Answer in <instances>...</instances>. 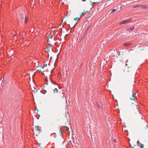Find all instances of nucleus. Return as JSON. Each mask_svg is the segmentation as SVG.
I'll list each match as a JSON object with an SVG mask.
<instances>
[{"mask_svg":"<svg viewBox=\"0 0 148 148\" xmlns=\"http://www.w3.org/2000/svg\"><path fill=\"white\" fill-rule=\"evenodd\" d=\"M35 132L34 134H36V136H38V135L37 134V131H39V132H41L42 130H41V127L38 126H36L34 128Z\"/></svg>","mask_w":148,"mask_h":148,"instance_id":"obj_1","label":"nucleus"},{"mask_svg":"<svg viewBox=\"0 0 148 148\" xmlns=\"http://www.w3.org/2000/svg\"><path fill=\"white\" fill-rule=\"evenodd\" d=\"M141 8L146 9L148 8V6L145 5H137L134 6L133 8Z\"/></svg>","mask_w":148,"mask_h":148,"instance_id":"obj_2","label":"nucleus"},{"mask_svg":"<svg viewBox=\"0 0 148 148\" xmlns=\"http://www.w3.org/2000/svg\"><path fill=\"white\" fill-rule=\"evenodd\" d=\"M136 94L134 92H133L132 97H130V99L132 100H134L135 98H136Z\"/></svg>","mask_w":148,"mask_h":148,"instance_id":"obj_3","label":"nucleus"},{"mask_svg":"<svg viewBox=\"0 0 148 148\" xmlns=\"http://www.w3.org/2000/svg\"><path fill=\"white\" fill-rule=\"evenodd\" d=\"M129 20H126V21H124L121 22L120 23V24L122 25V24H124L126 23H127L128 21Z\"/></svg>","mask_w":148,"mask_h":148,"instance_id":"obj_4","label":"nucleus"},{"mask_svg":"<svg viewBox=\"0 0 148 148\" xmlns=\"http://www.w3.org/2000/svg\"><path fill=\"white\" fill-rule=\"evenodd\" d=\"M58 77L59 78V79H61V80L63 79L62 77V74L59 72H58Z\"/></svg>","mask_w":148,"mask_h":148,"instance_id":"obj_5","label":"nucleus"},{"mask_svg":"<svg viewBox=\"0 0 148 148\" xmlns=\"http://www.w3.org/2000/svg\"><path fill=\"white\" fill-rule=\"evenodd\" d=\"M134 27H131L129 28H128L127 30V31H128V32H130L131 31H132V30H133L134 29Z\"/></svg>","mask_w":148,"mask_h":148,"instance_id":"obj_6","label":"nucleus"},{"mask_svg":"<svg viewBox=\"0 0 148 148\" xmlns=\"http://www.w3.org/2000/svg\"><path fill=\"white\" fill-rule=\"evenodd\" d=\"M130 45H131V43H124L123 44V45L124 46L127 47H129Z\"/></svg>","mask_w":148,"mask_h":148,"instance_id":"obj_7","label":"nucleus"},{"mask_svg":"<svg viewBox=\"0 0 148 148\" xmlns=\"http://www.w3.org/2000/svg\"><path fill=\"white\" fill-rule=\"evenodd\" d=\"M82 16V15H80V17H79V18H78V17H77V18H74V20H75V21H78V20H79L80 18Z\"/></svg>","mask_w":148,"mask_h":148,"instance_id":"obj_8","label":"nucleus"},{"mask_svg":"<svg viewBox=\"0 0 148 148\" xmlns=\"http://www.w3.org/2000/svg\"><path fill=\"white\" fill-rule=\"evenodd\" d=\"M28 19V18L27 17L25 16V23H26L27 22V21Z\"/></svg>","mask_w":148,"mask_h":148,"instance_id":"obj_9","label":"nucleus"},{"mask_svg":"<svg viewBox=\"0 0 148 148\" xmlns=\"http://www.w3.org/2000/svg\"><path fill=\"white\" fill-rule=\"evenodd\" d=\"M116 11V10L115 9H113L111 11V13H112L114 12H115Z\"/></svg>","mask_w":148,"mask_h":148,"instance_id":"obj_10","label":"nucleus"},{"mask_svg":"<svg viewBox=\"0 0 148 148\" xmlns=\"http://www.w3.org/2000/svg\"><path fill=\"white\" fill-rule=\"evenodd\" d=\"M144 145L143 144H141L140 147L141 148H144Z\"/></svg>","mask_w":148,"mask_h":148,"instance_id":"obj_11","label":"nucleus"},{"mask_svg":"<svg viewBox=\"0 0 148 148\" xmlns=\"http://www.w3.org/2000/svg\"><path fill=\"white\" fill-rule=\"evenodd\" d=\"M36 132H37V134L38 135V134H39L41 132H39V131H37Z\"/></svg>","mask_w":148,"mask_h":148,"instance_id":"obj_12","label":"nucleus"},{"mask_svg":"<svg viewBox=\"0 0 148 148\" xmlns=\"http://www.w3.org/2000/svg\"><path fill=\"white\" fill-rule=\"evenodd\" d=\"M55 90L56 91V92H58V90L57 88H55Z\"/></svg>","mask_w":148,"mask_h":148,"instance_id":"obj_13","label":"nucleus"},{"mask_svg":"<svg viewBox=\"0 0 148 148\" xmlns=\"http://www.w3.org/2000/svg\"><path fill=\"white\" fill-rule=\"evenodd\" d=\"M69 130V127H67V128H66V130H67V131H68V130Z\"/></svg>","mask_w":148,"mask_h":148,"instance_id":"obj_14","label":"nucleus"},{"mask_svg":"<svg viewBox=\"0 0 148 148\" xmlns=\"http://www.w3.org/2000/svg\"><path fill=\"white\" fill-rule=\"evenodd\" d=\"M137 143H139V141H137Z\"/></svg>","mask_w":148,"mask_h":148,"instance_id":"obj_15","label":"nucleus"},{"mask_svg":"<svg viewBox=\"0 0 148 148\" xmlns=\"http://www.w3.org/2000/svg\"><path fill=\"white\" fill-rule=\"evenodd\" d=\"M128 61V60H127L126 62V63H127V62Z\"/></svg>","mask_w":148,"mask_h":148,"instance_id":"obj_16","label":"nucleus"},{"mask_svg":"<svg viewBox=\"0 0 148 148\" xmlns=\"http://www.w3.org/2000/svg\"><path fill=\"white\" fill-rule=\"evenodd\" d=\"M84 14V13H82V15H82H82H83V14Z\"/></svg>","mask_w":148,"mask_h":148,"instance_id":"obj_17","label":"nucleus"},{"mask_svg":"<svg viewBox=\"0 0 148 148\" xmlns=\"http://www.w3.org/2000/svg\"><path fill=\"white\" fill-rule=\"evenodd\" d=\"M125 64H126V66H127V64L126 63Z\"/></svg>","mask_w":148,"mask_h":148,"instance_id":"obj_18","label":"nucleus"},{"mask_svg":"<svg viewBox=\"0 0 148 148\" xmlns=\"http://www.w3.org/2000/svg\"><path fill=\"white\" fill-rule=\"evenodd\" d=\"M75 25H76V24H75L74 25V26H75Z\"/></svg>","mask_w":148,"mask_h":148,"instance_id":"obj_19","label":"nucleus"},{"mask_svg":"<svg viewBox=\"0 0 148 148\" xmlns=\"http://www.w3.org/2000/svg\"><path fill=\"white\" fill-rule=\"evenodd\" d=\"M66 21H65V23H66Z\"/></svg>","mask_w":148,"mask_h":148,"instance_id":"obj_20","label":"nucleus"},{"mask_svg":"<svg viewBox=\"0 0 148 148\" xmlns=\"http://www.w3.org/2000/svg\"><path fill=\"white\" fill-rule=\"evenodd\" d=\"M66 21H65V23H66Z\"/></svg>","mask_w":148,"mask_h":148,"instance_id":"obj_21","label":"nucleus"}]
</instances>
